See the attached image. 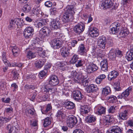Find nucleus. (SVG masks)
I'll return each instance as SVG.
<instances>
[{
    "instance_id": "obj_54",
    "label": "nucleus",
    "mask_w": 133,
    "mask_h": 133,
    "mask_svg": "<svg viewBox=\"0 0 133 133\" xmlns=\"http://www.w3.org/2000/svg\"><path fill=\"white\" fill-rule=\"evenodd\" d=\"M92 68L90 64L88 65L86 69L87 72L89 73H92L93 72Z\"/></svg>"
},
{
    "instance_id": "obj_7",
    "label": "nucleus",
    "mask_w": 133,
    "mask_h": 133,
    "mask_svg": "<svg viewBox=\"0 0 133 133\" xmlns=\"http://www.w3.org/2000/svg\"><path fill=\"white\" fill-rule=\"evenodd\" d=\"M112 28H110V32L112 34H115L119 31L121 28V24L118 22H115L112 24Z\"/></svg>"
},
{
    "instance_id": "obj_58",
    "label": "nucleus",
    "mask_w": 133,
    "mask_h": 133,
    "mask_svg": "<svg viewBox=\"0 0 133 133\" xmlns=\"http://www.w3.org/2000/svg\"><path fill=\"white\" fill-rule=\"evenodd\" d=\"M90 65L92 68V70L93 72L96 71L98 69V67L95 64H92Z\"/></svg>"
},
{
    "instance_id": "obj_17",
    "label": "nucleus",
    "mask_w": 133,
    "mask_h": 133,
    "mask_svg": "<svg viewBox=\"0 0 133 133\" xmlns=\"http://www.w3.org/2000/svg\"><path fill=\"white\" fill-rule=\"evenodd\" d=\"M118 114V118L120 120H125L128 118V112L127 110H125L119 113Z\"/></svg>"
},
{
    "instance_id": "obj_12",
    "label": "nucleus",
    "mask_w": 133,
    "mask_h": 133,
    "mask_svg": "<svg viewBox=\"0 0 133 133\" xmlns=\"http://www.w3.org/2000/svg\"><path fill=\"white\" fill-rule=\"evenodd\" d=\"M87 50L85 45L83 44H81L79 45L78 49V53L81 55H87Z\"/></svg>"
},
{
    "instance_id": "obj_56",
    "label": "nucleus",
    "mask_w": 133,
    "mask_h": 133,
    "mask_svg": "<svg viewBox=\"0 0 133 133\" xmlns=\"http://www.w3.org/2000/svg\"><path fill=\"white\" fill-rule=\"evenodd\" d=\"M77 43V41L75 40H73L71 42H70L68 44H70V46H71H71L73 47H74L75 46L76 44Z\"/></svg>"
},
{
    "instance_id": "obj_38",
    "label": "nucleus",
    "mask_w": 133,
    "mask_h": 133,
    "mask_svg": "<svg viewBox=\"0 0 133 133\" xmlns=\"http://www.w3.org/2000/svg\"><path fill=\"white\" fill-rule=\"evenodd\" d=\"M50 119L49 117L46 118L44 120L43 125L44 127L48 126L51 123Z\"/></svg>"
},
{
    "instance_id": "obj_20",
    "label": "nucleus",
    "mask_w": 133,
    "mask_h": 133,
    "mask_svg": "<svg viewBox=\"0 0 133 133\" xmlns=\"http://www.w3.org/2000/svg\"><path fill=\"white\" fill-rule=\"evenodd\" d=\"M118 75L117 72L115 70L112 71L110 72L108 76V79L109 81L114 79L116 78Z\"/></svg>"
},
{
    "instance_id": "obj_43",
    "label": "nucleus",
    "mask_w": 133,
    "mask_h": 133,
    "mask_svg": "<svg viewBox=\"0 0 133 133\" xmlns=\"http://www.w3.org/2000/svg\"><path fill=\"white\" fill-rule=\"evenodd\" d=\"M16 24L14 19H11L10 22V24L8 26V28L10 30H12L14 29Z\"/></svg>"
},
{
    "instance_id": "obj_14",
    "label": "nucleus",
    "mask_w": 133,
    "mask_h": 133,
    "mask_svg": "<svg viewBox=\"0 0 133 133\" xmlns=\"http://www.w3.org/2000/svg\"><path fill=\"white\" fill-rule=\"evenodd\" d=\"M113 3L111 0H105L102 2L101 6L104 9L111 7Z\"/></svg>"
},
{
    "instance_id": "obj_39",
    "label": "nucleus",
    "mask_w": 133,
    "mask_h": 133,
    "mask_svg": "<svg viewBox=\"0 0 133 133\" xmlns=\"http://www.w3.org/2000/svg\"><path fill=\"white\" fill-rule=\"evenodd\" d=\"M108 100H109L111 102L114 103L117 100V97L115 96L111 95L107 98Z\"/></svg>"
},
{
    "instance_id": "obj_45",
    "label": "nucleus",
    "mask_w": 133,
    "mask_h": 133,
    "mask_svg": "<svg viewBox=\"0 0 133 133\" xmlns=\"http://www.w3.org/2000/svg\"><path fill=\"white\" fill-rule=\"evenodd\" d=\"M115 106H110L108 110V112L109 113L113 114L116 111Z\"/></svg>"
},
{
    "instance_id": "obj_51",
    "label": "nucleus",
    "mask_w": 133,
    "mask_h": 133,
    "mask_svg": "<svg viewBox=\"0 0 133 133\" xmlns=\"http://www.w3.org/2000/svg\"><path fill=\"white\" fill-rule=\"evenodd\" d=\"M77 61V63L75 64L76 66L77 67L82 66L84 63L83 61L82 60H78Z\"/></svg>"
},
{
    "instance_id": "obj_23",
    "label": "nucleus",
    "mask_w": 133,
    "mask_h": 133,
    "mask_svg": "<svg viewBox=\"0 0 133 133\" xmlns=\"http://www.w3.org/2000/svg\"><path fill=\"white\" fill-rule=\"evenodd\" d=\"M31 7L30 4L27 3L25 4L23 8L22 9V11L24 13H26L29 12L31 9Z\"/></svg>"
},
{
    "instance_id": "obj_4",
    "label": "nucleus",
    "mask_w": 133,
    "mask_h": 133,
    "mask_svg": "<svg viewBox=\"0 0 133 133\" xmlns=\"http://www.w3.org/2000/svg\"><path fill=\"white\" fill-rule=\"evenodd\" d=\"M66 122L68 126L71 128H73L77 123L78 120L76 117L72 115L68 117Z\"/></svg>"
},
{
    "instance_id": "obj_27",
    "label": "nucleus",
    "mask_w": 133,
    "mask_h": 133,
    "mask_svg": "<svg viewBox=\"0 0 133 133\" xmlns=\"http://www.w3.org/2000/svg\"><path fill=\"white\" fill-rule=\"evenodd\" d=\"M41 32H42L44 36H48L49 35L50 31L49 28L44 26L42 28L41 30Z\"/></svg>"
},
{
    "instance_id": "obj_26",
    "label": "nucleus",
    "mask_w": 133,
    "mask_h": 133,
    "mask_svg": "<svg viewBox=\"0 0 133 133\" xmlns=\"http://www.w3.org/2000/svg\"><path fill=\"white\" fill-rule=\"evenodd\" d=\"M96 117L94 116L90 115L86 117V121L89 123H92L94 122L96 120Z\"/></svg>"
},
{
    "instance_id": "obj_22",
    "label": "nucleus",
    "mask_w": 133,
    "mask_h": 133,
    "mask_svg": "<svg viewBox=\"0 0 133 133\" xmlns=\"http://www.w3.org/2000/svg\"><path fill=\"white\" fill-rule=\"evenodd\" d=\"M110 131V133H121L122 130L119 127L115 126L112 127Z\"/></svg>"
},
{
    "instance_id": "obj_62",
    "label": "nucleus",
    "mask_w": 133,
    "mask_h": 133,
    "mask_svg": "<svg viewBox=\"0 0 133 133\" xmlns=\"http://www.w3.org/2000/svg\"><path fill=\"white\" fill-rule=\"evenodd\" d=\"M101 69L103 71H107L108 70V65H101Z\"/></svg>"
},
{
    "instance_id": "obj_3",
    "label": "nucleus",
    "mask_w": 133,
    "mask_h": 133,
    "mask_svg": "<svg viewBox=\"0 0 133 133\" xmlns=\"http://www.w3.org/2000/svg\"><path fill=\"white\" fill-rule=\"evenodd\" d=\"M70 45V44H67L65 46H63L61 49V55L63 57H67L69 55L70 50L72 49Z\"/></svg>"
},
{
    "instance_id": "obj_5",
    "label": "nucleus",
    "mask_w": 133,
    "mask_h": 133,
    "mask_svg": "<svg viewBox=\"0 0 133 133\" xmlns=\"http://www.w3.org/2000/svg\"><path fill=\"white\" fill-rule=\"evenodd\" d=\"M63 43V41L61 40L54 39L51 41L50 44L52 47L54 49H56L62 47Z\"/></svg>"
},
{
    "instance_id": "obj_2",
    "label": "nucleus",
    "mask_w": 133,
    "mask_h": 133,
    "mask_svg": "<svg viewBox=\"0 0 133 133\" xmlns=\"http://www.w3.org/2000/svg\"><path fill=\"white\" fill-rule=\"evenodd\" d=\"M71 77L73 78L75 82L78 83H82L84 86L88 85V81L81 72H77L76 71H73L71 73Z\"/></svg>"
},
{
    "instance_id": "obj_64",
    "label": "nucleus",
    "mask_w": 133,
    "mask_h": 133,
    "mask_svg": "<svg viewBox=\"0 0 133 133\" xmlns=\"http://www.w3.org/2000/svg\"><path fill=\"white\" fill-rule=\"evenodd\" d=\"M91 133H102L97 128H95L92 129Z\"/></svg>"
},
{
    "instance_id": "obj_33",
    "label": "nucleus",
    "mask_w": 133,
    "mask_h": 133,
    "mask_svg": "<svg viewBox=\"0 0 133 133\" xmlns=\"http://www.w3.org/2000/svg\"><path fill=\"white\" fill-rule=\"evenodd\" d=\"M44 64V62L42 60L37 61L35 63V66L37 69H40Z\"/></svg>"
},
{
    "instance_id": "obj_60",
    "label": "nucleus",
    "mask_w": 133,
    "mask_h": 133,
    "mask_svg": "<svg viewBox=\"0 0 133 133\" xmlns=\"http://www.w3.org/2000/svg\"><path fill=\"white\" fill-rule=\"evenodd\" d=\"M11 87L13 88V91L14 92L16 91V89L18 88V86L16 83H14L11 84Z\"/></svg>"
},
{
    "instance_id": "obj_41",
    "label": "nucleus",
    "mask_w": 133,
    "mask_h": 133,
    "mask_svg": "<svg viewBox=\"0 0 133 133\" xmlns=\"http://www.w3.org/2000/svg\"><path fill=\"white\" fill-rule=\"evenodd\" d=\"M6 57V52H3L2 55V59L4 63L6 65H7L9 62Z\"/></svg>"
},
{
    "instance_id": "obj_29",
    "label": "nucleus",
    "mask_w": 133,
    "mask_h": 133,
    "mask_svg": "<svg viewBox=\"0 0 133 133\" xmlns=\"http://www.w3.org/2000/svg\"><path fill=\"white\" fill-rule=\"evenodd\" d=\"M106 76L104 74H101L96 79L95 81L97 84H100L103 79L106 78Z\"/></svg>"
},
{
    "instance_id": "obj_16",
    "label": "nucleus",
    "mask_w": 133,
    "mask_h": 133,
    "mask_svg": "<svg viewBox=\"0 0 133 133\" xmlns=\"http://www.w3.org/2000/svg\"><path fill=\"white\" fill-rule=\"evenodd\" d=\"M98 89L96 85L91 84L87 87L85 90L87 92L90 93L96 92Z\"/></svg>"
},
{
    "instance_id": "obj_49",
    "label": "nucleus",
    "mask_w": 133,
    "mask_h": 133,
    "mask_svg": "<svg viewBox=\"0 0 133 133\" xmlns=\"http://www.w3.org/2000/svg\"><path fill=\"white\" fill-rule=\"evenodd\" d=\"M4 112L8 114H12L13 112V109L11 107L7 108L5 109Z\"/></svg>"
},
{
    "instance_id": "obj_34",
    "label": "nucleus",
    "mask_w": 133,
    "mask_h": 133,
    "mask_svg": "<svg viewBox=\"0 0 133 133\" xmlns=\"http://www.w3.org/2000/svg\"><path fill=\"white\" fill-rule=\"evenodd\" d=\"M106 108L102 106L98 107L97 111V113L99 115L104 114L105 112Z\"/></svg>"
},
{
    "instance_id": "obj_50",
    "label": "nucleus",
    "mask_w": 133,
    "mask_h": 133,
    "mask_svg": "<svg viewBox=\"0 0 133 133\" xmlns=\"http://www.w3.org/2000/svg\"><path fill=\"white\" fill-rule=\"evenodd\" d=\"M128 32L122 31L119 34V36L121 37H124L128 35Z\"/></svg>"
},
{
    "instance_id": "obj_28",
    "label": "nucleus",
    "mask_w": 133,
    "mask_h": 133,
    "mask_svg": "<svg viewBox=\"0 0 133 133\" xmlns=\"http://www.w3.org/2000/svg\"><path fill=\"white\" fill-rule=\"evenodd\" d=\"M109 57L111 59H114L116 56V49H111L108 54Z\"/></svg>"
},
{
    "instance_id": "obj_59",
    "label": "nucleus",
    "mask_w": 133,
    "mask_h": 133,
    "mask_svg": "<svg viewBox=\"0 0 133 133\" xmlns=\"http://www.w3.org/2000/svg\"><path fill=\"white\" fill-rule=\"evenodd\" d=\"M46 52L47 51H42L41 52H40L39 54L42 57H43L44 58L47 56V55L46 54Z\"/></svg>"
},
{
    "instance_id": "obj_52",
    "label": "nucleus",
    "mask_w": 133,
    "mask_h": 133,
    "mask_svg": "<svg viewBox=\"0 0 133 133\" xmlns=\"http://www.w3.org/2000/svg\"><path fill=\"white\" fill-rule=\"evenodd\" d=\"M12 72L13 73V77L14 79H17L18 78L19 76V74L17 71L15 70H13Z\"/></svg>"
},
{
    "instance_id": "obj_57",
    "label": "nucleus",
    "mask_w": 133,
    "mask_h": 133,
    "mask_svg": "<svg viewBox=\"0 0 133 133\" xmlns=\"http://www.w3.org/2000/svg\"><path fill=\"white\" fill-rule=\"evenodd\" d=\"M45 5L47 7H51L52 6V4L50 1H48L45 2Z\"/></svg>"
},
{
    "instance_id": "obj_44",
    "label": "nucleus",
    "mask_w": 133,
    "mask_h": 133,
    "mask_svg": "<svg viewBox=\"0 0 133 133\" xmlns=\"http://www.w3.org/2000/svg\"><path fill=\"white\" fill-rule=\"evenodd\" d=\"M14 19L16 24L17 25V26L18 25L20 26L22 25V22H23V19H21V18H15Z\"/></svg>"
},
{
    "instance_id": "obj_55",
    "label": "nucleus",
    "mask_w": 133,
    "mask_h": 133,
    "mask_svg": "<svg viewBox=\"0 0 133 133\" xmlns=\"http://www.w3.org/2000/svg\"><path fill=\"white\" fill-rule=\"evenodd\" d=\"M116 56L119 57H121L123 55L122 51L118 50H116Z\"/></svg>"
},
{
    "instance_id": "obj_42",
    "label": "nucleus",
    "mask_w": 133,
    "mask_h": 133,
    "mask_svg": "<svg viewBox=\"0 0 133 133\" xmlns=\"http://www.w3.org/2000/svg\"><path fill=\"white\" fill-rule=\"evenodd\" d=\"M36 56V54L30 51L28 52L26 55L27 57L29 59L34 58Z\"/></svg>"
},
{
    "instance_id": "obj_40",
    "label": "nucleus",
    "mask_w": 133,
    "mask_h": 133,
    "mask_svg": "<svg viewBox=\"0 0 133 133\" xmlns=\"http://www.w3.org/2000/svg\"><path fill=\"white\" fill-rule=\"evenodd\" d=\"M125 57L128 61L133 60V54L129 52H128L126 54Z\"/></svg>"
},
{
    "instance_id": "obj_31",
    "label": "nucleus",
    "mask_w": 133,
    "mask_h": 133,
    "mask_svg": "<svg viewBox=\"0 0 133 133\" xmlns=\"http://www.w3.org/2000/svg\"><path fill=\"white\" fill-rule=\"evenodd\" d=\"M111 93V90L109 87H107L102 89V93L105 96H106Z\"/></svg>"
},
{
    "instance_id": "obj_21",
    "label": "nucleus",
    "mask_w": 133,
    "mask_h": 133,
    "mask_svg": "<svg viewBox=\"0 0 133 133\" xmlns=\"http://www.w3.org/2000/svg\"><path fill=\"white\" fill-rule=\"evenodd\" d=\"M11 49L14 56L15 57H17L20 52V50L19 48L16 46H11Z\"/></svg>"
},
{
    "instance_id": "obj_10",
    "label": "nucleus",
    "mask_w": 133,
    "mask_h": 133,
    "mask_svg": "<svg viewBox=\"0 0 133 133\" xmlns=\"http://www.w3.org/2000/svg\"><path fill=\"white\" fill-rule=\"evenodd\" d=\"M98 45L101 48L105 49L107 43L106 37L102 36L99 37L98 39Z\"/></svg>"
},
{
    "instance_id": "obj_35",
    "label": "nucleus",
    "mask_w": 133,
    "mask_h": 133,
    "mask_svg": "<svg viewBox=\"0 0 133 133\" xmlns=\"http://www.w3.org/2000/svg\"><path fill=\"white\" fill-rule=\"evenodd\" d=\"M48 71L45 69H44L40 71L39 74V78L41 79H42L43 78L47 75Z\"/></svg>"
},
{
    "instance_id": "obj_8",
    "label": "nucleus",
    "mask_w": 133,
    "mask_h": 133,
    "mask_svg": "<svg viewBox=\"0 0 133 133\" xmlns=\"http://www.w3.org/2000/svg\"><path fill=\"white\" fill-rule=\"evenodd\" d=\"M34 30V29L32 27L29 26L26 28L23 32L24 36L27 38H30L33 34Z\"/></svg>"
},
{
    "instance_id": "obj_15",
    "label": "nucleus",
    "mask_w": 133,
    "mask_h": 133,
    "mask_svg": "<svg viewBox=\"0 0 133 133\" xmlns=\"http://www.w3.org/2000/svg\"><path fill=\"white\" fill-rule=\"evenodd\" d=\"M49 84L45 85L44 87V91L46 93H54L56 91V89L51 86Z\"/></svg>"
},
{
    "instance_id": "obj_19",
    "label": "nucleus",
    "mask_w": 133,
    "mask_h": 133,
    "mask_svg": "<svg viewBox=\"0 0 133 133\" xmlns=\"http://www.w3.org/2000/svg\"><path fill=\"white\" fill-rule=\"evenodd\" d=\"M63 114L62 110H59L57 111L56 115V116L57 118L56 120L60 123H62L63 121V119L62 115Z\"/></svg>"
},
{
    "instance_id": "obj_13",
    "label": "nucleus",
    "mask_w": 133,
    "mask_h": 133,
    "mask_svg": "<svg viewBox=\"0 0 133 133\" xmlns=\"http://www.w3.org/2000/svg\"><path fill=\"white\" fill-rule=\"evenodd\" d=\"M73 93V98L76 101H79L81 100L84 97V96L81 94V92L79 91H74Z\"/></svg>"
},
{
    "instance_id": "obj_32",
    "label": "nucleus",
    "mask_w": 133,
    "mask_h": 133,
    "mask_svg": "<svg viewBox=\"0 0 133 133\" xmlns=\"http://www.w3.org/2000/svg\"><path fill=\"white\" fill-rule=\"evenodd\" d=\"M48 19H42L39 21L37 23V26L38 28H41L42 26L43 25H44L47 23L48 22Z\"/></svg>"
},
{
    "instance_id": "obj_30",
    "label": "nucleus",
    "mask_w": 133,
    "mask_h": 133,
    "mask_svg": "<svg viewBox=\"0 0 133 133\" xmlns=\"http://www.w3.org/2000/svg\"><path fill=\"white\" fill-rule=\"evenodd\" d=\"M132 87H130L122 93L123 98L127 97L129 95L130 92L132 91Z\"/></svg>"
},
{
    "instance_id": "obj_24",
    "label": "nucleus",
    "mask_w": 133,
    "mask_h": 133,
    "mask_svg": "<svg viewBox=\"0 0 133 133\" xmlns=\"http://www.w3.org/2000/svg\"><path fill=\"white\" fill-rule=\"evenodd\" d=\"M64 105L65 108L68 109H72L74 108L75 106L74 104L70 101L65 102Z\"/></svg>"
},
{
    "instance_id": "obj_46",
    "label": "nucleus",
    "mask_w": 133,
    "mask_h": 133,
    "mask_svg": "<svg viewBox=\"0 0 133 133\" xmlns=\"http://www.w3.org/2000/svg\"><path fill=\"white\" fill-rule=\"evenodd\" d=\"M41 111L43 114L48 115V116H50L52 115V113H50V111L46 108L45 109H41Z\"/></svg>"
},
{
    "instance_id": "obj_36",
    "label": "nucleus",
    "mask_w": 133,
    "mask_h": 133,
    "mask_svg": "<svg viewBox=\"0 0 133 133\" xmlns=\"http://www.w3.org/2000/svg\"><path fill=\"white\" fill-rule=\"evenodd\" d=\"M80 110L81 113L82 114H87L89 111V110L86 106L82 107L81 108Z\"/></svg>"
},
{
    "instance_id": "obj_1",
    "label": "nucleus",
    "mask_w": 133,
    "mask_h": 133,
    "mask_svg": "<svg viewBox=\"0 0 133 133\" xmlns=\"http://www.w3.org/2000/svg\"><path fill=\"white\" fill-rule=\"evenodd\" d=\"M74 6L72 5H67L64 9L65 12L62 18L64 23L68 22L72 20L74 14Z\"/></svg>"
},
{
    "instance_id": "obj_11",
    "label": "nucleus",
    "mask_w": 133,
    "mask_h": 133,
    "mask_svg": "<svg viewBox=\"0 0 133 133\" xmlns=\"http://www.w3.org/2000/svg\"><path fill=\"white\" fill-rule=\"evenodd\" d=\"M88 30L89 34L92 37H96L99 35L98 30L96 28L89 26Z\"/></svg>"
},
{
    "instance_id": "obj_53",
    "label": "nucleus",
    "mask_w": 133,
    "mask_h": 133,
    "mask_svg": "<svg viewBox=\"0 0 133 133\" xmlns=\"http://www.w3.org/2000/svg\"><path fill=\"white\" fill-rule=\"evenodd\" d=\"M56 66L58 68H61L64 67L65 66V64L62 62H58L56 64Z\"/></svg>"
},
{
    "instance_id": "obj_48",
    "label": "nucleus",
    "mask_w": 133,
    "mask_h": 133,
    "mask_svg": "<svg viewBox=\"0 0 133 133\" xmlns=\"http://www.w3.org/2000/svg\"><path fill=\"white\" fill-rule=\"evenodd\" d=\"M39 39L38 38H36L32 41V44L35 45V46L39 45Z\"/></svg>"
},
{
    "instance_id": "obj_18",
    "label": "nucleus",
    "mask_w": 133,
    "mask_h": 133,
    "mask_svg": "<svg viewBox=\"0 0 133 133\" xmlns=\"http://www.w3.org/2000/svg\"><path fill=\"white\" fill-rule=\"evenodd\" d=\"M51 26L52 29L57 30L60 27L61 23L58 21L54 19L51 23Z\"/></svg>"
},
{
    "instance_id": "obj_25",
    "label": "nucleus",
    "mask_w": 133,
    "mask_h": 133,
    "mask_svg": "<svg viewBox=\"0 0 133 133\" xmlns=\"http://www.w3.org/2000/svg\"><path fill=\"white\" fill-rule=\"evenodd\" d=\"M11 119V118L9 117L7 118L0 117V127L3 125L4 123L9 122Z\"/></svg>"
},
{
    "instance_id": "obj_6",
    "label": "nucleus",
    "mask_w": 133,
    "mask_h": 133,
    "mask_svg": "<svg viewBox=\"0 0 133 133\" xmlns=\"http://www.w3.org/2000/svg\"><path fill=\"white\" fill-rule=\"evenodd\" d=\"M85 29V25L83 23L78 24L75 25L74 28L75 35H79L82 34Z\"/></svg>"
},
{
    "instance_id": "obj_9",
    "label": "nucleus",
    "mask_w": 133,
    "mask_h": 133,
    "mask_svg": "<svg viewBox=\"0 0 133 133\" xmlns=\"http://www.w3.org/2000/svg\"><path fill=\"white\" fill-rule=\"evenodd\" d=\"M47 81L49 84L53 86L56 85L59 82L58 78L55 75H50Z\"/></svg>"
},
{
    "instance_id": "obj_63",
    "label": "nucleus",
    "mask_w": 133,
    "mask_h": 133,
    "mask_svg": "<svg viewBox=\"0 0 133 133\" xmlns=\"http://www.w3.org/2000/svg\"><path fill=\"white\" fill-rule=\"evenodd\" d=\"M36 91L35 90L33 92V95L32 96L31 98L30 99V100L34 101V100L35 99L37 95V94L36 93Z\"/></svg>"
},
{
    "instance_id": "obj_37",
    "label": "nucleus",
    "mask_w": 133,
    "mask_h": 133,
    "mask_svg": "<svg viewBox=\"0 0 133 133\" xmlns=\"http://www.w3.org/2000/svg\"><path fill=\"white\" fill-rule=\"evenodd\" d=\"M79 56L78 55L75 54L72 57L70 61V63L72 64H74L76 63V62L79 59Z\"/></svg>"
},
{
    "instance_id": "obj_61",
    "label": "nucleus",
    "mask_w": 133,
    "mask_h": 133,
    "mask_svg": "<svg viewBox=\"0 0 133 133\" xmlns=\"http://www.w3.org/2000/svg\"><path fill=\"white\" fill-rule=\"evenodd\" d=\"M103 122L104 125H109V124L111 122V121L109 120L106 118L103 120Z\"/></svg>"
},
{
    "instance_id": "obj_47",
    "label": "nucleus",
    "mask_w": 133,
    "mask_h": 133,
    "mask_svg": "<svg viewBox=\"0 0 133 133\" xmlns=\"http://www.w3.org/2000/svg\"><path fill=\"white\" fill-rule=\"evenodd\" d=\"M6 129L8 131V133H11L14 130L13 126L10 124L6 126Z\"/></svg>"
}]
</instances>
